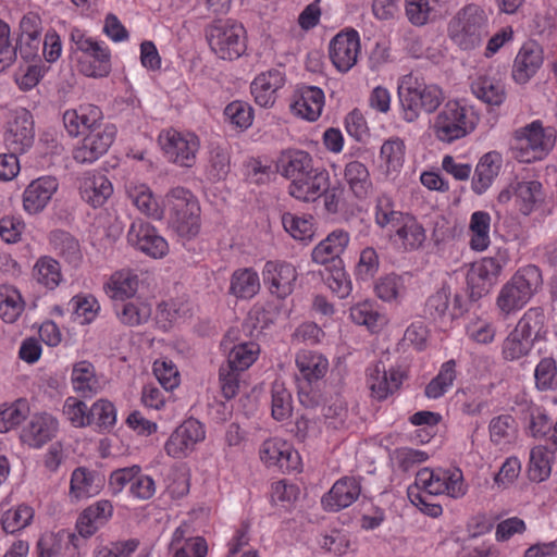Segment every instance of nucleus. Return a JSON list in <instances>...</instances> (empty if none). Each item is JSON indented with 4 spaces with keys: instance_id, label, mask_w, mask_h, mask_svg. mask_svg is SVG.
I'll list each match as a JSON object with an SVG mask.
<instances>
[{
    "instance_id": "obj_1",
    "label": "nucleus",
    "mask_w": 557,
    "mask_h": 557,
    "mask_svg": "<svg viewBox=\"0 0 557 557\" xmlns=\"http://www.w3.org/2000/svg\"><path fill=\"white\" fill-rule=\"evenodd\" d=\"M398 95L403 109V119L416 122L421 112L431 114L444 101L442 88L435 84H428L423 77L413 73L403 76L398 86Z\"/></svg>"
},
{
    "instance_id": "obj_2",
    "label": "nucleus",
    "mask_w": 557,
    "mask_h": 557,
    "mask_svg": "<svg viewBox=\"0 0 557 557\" xmlns=\"http://www.w3.org/2000/svg\"><path fill=\"white\" fill-rule=\"evenodd\" d=\"M543 277L539 267L528 264L520 268L500 288L496 307L504 318L522 309L542 288Z\"/></svg>"
},
{
    "instance_id": "obj_3",
    "label": "nucleus",
    "mask_w": 557,
    "mask_h": 557,
    "mask_svg": "<svg viewBox=\"0 0 557 557\" xmlns=\"http://www.w3.org/2000/svg\"><path fill=\"white\" fill-rule=\"evenodd\" d=\"M488 33V15L476 4H469L461 9L448 27L449 38L462 50L480 47Z\"/></svg>"
},
{
    "instance_id": "obj_4",
    "label": "nucleus",
    "mask_w": 557,
    "mask_h": 557,
    "mask_svg": "<svg viewBox=\"0 0 557 557\" xmlns=\"http://www.w3.org/2000/svg\"><path fill=\"white\" fill-rule=\"evenodd\" d=\"M557 134L553 127H544L535 120L512 134L511 148L521 162L543 160L555 147Z\"/></svg>"
},
{
    "instance_id": "obj_5",
    "label": "nucleus",
    "mask_w": 557,
    "mask_h": 557,
    "mask_svg": "<svg viewBox=\"0 0 557 557\" xmlns=\"http://www.w3.org/2000/svg\"><path fill=\"white\" fill-rule=\"evenodd\" d=\"M478 122L479 116L472 108L450 100L434 117L432 128L440 141L450 144L470 134Z\"/></svg>"
},
{
    "instance_id": "obj_6",
    "label": "nucleus",
    "mask_w": 557,
    "mask_h": 557,
    "mask_svg": "<svg viewBox=\"0 0 557 557\" xmlns=\"http://www.w3.org/2000/svg\"><path fill=\"white\" fill-rule=\"evenodd\" d=\"M169 223L181 236L191 237L199 231L200 208L196 197L184 187L172 188L165 197Z\"/></svg>"
},
{
    "instance_id": "obj_7",
    "label": "nucleus",
    "mask_w": 557,
    "mask_h": 557,
    "mask_svg": "<svg viewBox=\"0 0 557 557\" xmlns=\"http://www.w3.org/2000/svg\"><path fill=\"white\" fill-rule=\"evenodd\" d=\"M75 50L83 53L78 59L81 73L88 77H104L111 72V53L109 48L87 36L78 28L70 34Z\"/></svg>"
},
{
    "instance_id": "obj_8",
    "label": "nucleus",
    "mask_w": 557,
    "mask_h": 557,
    "mask_svg": "<svg viewBox=\"0 0 557 557\" xmlns=\"http://www.w3.org/2000/svg\"><path fill=\"white\" fill-rule=\"evenodd\" d=\"M211 50L223 60H236L246 51L245 29L231 21H218L206 28Z\"/></svg>"
},
{
    "instance_id": "obj_9",
    "label": "nucleus",
    "mask_w": 557,
    "mask_h": 557,
    "mask_svg": "<svg viewBox=\"0 0 557 557\" xmlns=\"http://www.w3.org/2000/svg\"><path fill=\"white\" fill-rule=\"evenodd\" d=\"M116 127L113 124L96 126L85 134L83 140L73 149V159L81 164H90L106 154L113 144Z\"/></svg>"
},
{
    "instance_id": "obj_10",
    "label": "nucleus",
    "mask_w": 557,
    "mask_h": 557,
    "mask_svg": "<svg viewBox=\"0 0 557 557\" xmlns=\"http://www.w3.org/2000/svg\"><path fill=\"white\" fill-rule=\"evenodd\" d=\"M159 141L169 161L186 168L195 164L199 149V139L195 134L171 129L161 135Z\"/></svg>"
},
{
    "instance_id": "obj_11",
    "label": "nucleus",
    "mask_w": 557,
    "mask_h": 557,
    "mask_svg": "<svg viewBox=\"0 0 557 557\" xmlns=\"http://www.w3.org/2000/svg\"><path fill=\"white\" fill-rule=\"evenodd\" d=\"M3 140L9 151L25 153L33 147L35 127L28 110L21 108L13 112L7 123Z\"/></svg>"
},
{
    "instance_id": "obj_12",
    "label": "nucleus",
    "mask_w": 557,
    "mask_h": 557,
    "mask_svg": "<svg viewBox=\"0 0 557 557\" xmlns=\"http://www.w3.org/2000/svg\"><path fill=\"white\" fill-rule=\"evenodd\" d=\"M359 52L360 38L355 29L338 33L330 42L331 61L342 73L348 72L357 63Z\"/></svg>"
},
{
    "instance_id": "obj_13",
    "label": "nucleus",
    "mask_w": 557,
    "mask_h": 557,
    "mask_svg": "<svg viewBox=\"0 0 557 557\" xmlns=\"http://www.w3.org/2000/svg\"><path fill=\"white\" fill-rule=\"evenodd\" d=\"M127 242L152 258H162L169 249L166 240L158 234L152 225L143 220L132 223L127 233Z\"/></svg>"
},
{
    "instance_id": "obj_14",
    "label": "nucleus",
    "mask_w": 557,
    "mask_h": 557,
    "mask_svg": "<svg viewBox=\"0 0 557 557\" xmlns=\"http://www.w3.org/2000/svg\"><path fill=\"white\" fill-rule=\"evenodd\" d=\"M205 428L198 420L187 419L171 434L164 449L173 458H183L198 442L205 440Z\"/></svg>"
},
{
    "instance_id": "obj_15",
    "label": "nucleus",
    "mask_w": 557,
    "mask_h": 557,
    "mask_svg": "<svg viewBox=\"0 0 557 557\" xmlns=\"http://www.w3.org/2000/svg\"><path fill=\"white\" fill-rule=\"evenodd\" d=\"M263 282L270 293L284 299L294 290L297 280L295 267L287 262L268 261L263 268Z\"/></svg>"
},
{
    "instance_id": "obj_16",
    "label": "nucleus",
    "mask_w": 557,
    "mask_h": 557,
    "mask_svg": "<svg viewBox=\"0 0 557 557\" xmlns=\"http://www.w3.org/2000/svg\"><path fill=\"white\" fill-rule=\"evenodd\" d=\"M329 185V173L325 170L314 168L301 177L290 182L288 193L297 200L313 202L326 191Z\"/></svg>"
},
{
    "instance_id": "obj_17",
    "label": "nucleus",
    "mask_w": 557,
    "mask_h": 557,
    "mask_svg": "<svg viewBox=\"0 0 557 557\" xmlns=\"http://www.w3.org/2000/svg\"><path fill=\"white\" fill-rule=\"evenodd\" d=\"M59 183L53 176H41L30 182L23 193V207L29 214L42 211L58 190Z\"/></svg>"
},
{
    "instance_id": "obj_18",
    "label": "nucleus",
    "mask_w": 557,
    "mask_h": 557,
    "mask_svg": "<svg viewBox=\"0 0 557 557\" xmlns=\"http://www.w3.org/2000/svg\"><path fill=\"white\" fill-rule=\"evenodd\" d=\"M404 373L399 369L386 370L384 364L379 362L369 370L368 385L371 395L376 400H384L400 387Z\"/></svg>"
},
{
    "instance_id": "obj_19",
    "label": "nucleus",
    "mask_w": 557,
    "mask_h": 557,
    "mask_svg": "<svg viewBox=\"0 0 557 557\" xmlns=\"http://www.w3.org/2000/svg\"><path fill=\"white\" fill-rule=\"evenodd\" d=\"M349 235L344 231H334L321 240L312 250L311 257L315 263L325 268L344 264L341 256L347 248Z\"/></svg>"
},
{
    "instance_id": "obj_20",
    "label": "nucleus",
    "mask_w": 557,
    "mask_h": 557,
    "mask_svg": "<svg viewBox=\"0 0 557 557\" xmlns=\"http://www.w3.org/2000/svg\"><path fill=\"white\" fill-rule=\"evenodd\" d=\"M82 199L94 208L102 207L113 194L110 180L100 172H86L79 180Z\"/></svg>"
},
{
    "instance_id": "obj_21",
    "label": "nucleus",
    "mask_w": 557,
    "mask_h": 557,
    "mask_svg": "<svg viewBox=\"0 0 557 557\" xmlns=\"http://www.w3.org/2000/svg\"><path fill=\"white\" fill-rule=\"evenodd\" d=\"M262 461L277 466L284 471L296 470L299 465V455L292 445L278 438H271L263 442L260 448Z\"/></svg>"
},
{
    "instance_id": "obj_22",
    "label": "nucleus",
    "mask_w": 557,
    "mask_h": 557,
    "mask_svg": "<svg viewBox=\"0 0 557 557\" xmlns=\"http://www.w3.org/2000/svg\"><path fill=\"white\" fill-rule=\"evenodd\" d=\"M360 493L359 480L345 476L336 481L330 492L322 497V504L330 511H338L355 503Z\"/></svg>"
},
{
    "instance_id": "obj_23",
    "label": "nucleus",
    "mask_w": 557,
    "mask_h": 557,
    "mask_svg": "<svg viewBox=\"0 0 557 557\" xmlns=\"http://www.w3.org/2000/svg\"><path fill=\"white\" fill-rule=\"evenodd\" d=\"M58 421L49 413H37L23 429L21 438L30 447L39 448L55 435Z\"/></svg>"
},
{
    "instance_id": "obj_24",
    "label": "nucleus",
    "mask_w": 557,
    "mask_h": 557,
    "mask_svg": "<svg viewBox=\"0 0 557 557\" xmlns=\"http://www.w3.org/2000/svg\"><path fill=\"white\" fill-rule=\"evenodd\" d=\"M285 84V77L280 70H269L259 74L251 83V94L255 101L262 108H270L275 103L276 91Z\"/></svg>"
},
{
    "instance_id": "obj_25",
    "label": "nucleus",
    "mask_w": 557,
    "mask_h": 557,
    "mask_svg": "<svg viewBox=\"0 0 557 557\" xmlns=\"http://www.w3.org/2000/svg\"><path fill=\"white\" fill-rule=\"evenodd\" d=\"M103 476L86 467L74 469L70 481L69 496L73 500L92 497L101 491Z\"/></svg>"
},
{
    "instance_id": "obj_26",
    "label": "nucleus",
    "mask_w": 557,
    "mask_h": 557,
    "mask_svg": "<svg viewBox=\"0 0 557 557\" xmlns=\"http://www.w3.org/2000/svg\"><path fill=\"white\" fill-rule=\"evenodd\" d=\"M125 193L141 213L154 220L163 219L164 209L160 207L149 186L137 181H128L125 184Z\"/></svg>"
},
{
    "instance_id": "obj_27",
    "label": "nucleus",
    "mask_w": 557,
    "mask_h": 557,
    "mask_svg": "<svg viewBox=\"0 0 557 557\" xmlns=\"http://www.w3.org/2000/svg\"><path fill=\"white\" fill-rule=\"evenodd\" d=\"M542 63V49L533 42L523 45L513 62L512 78L519 84L527 83L537 72Z\"/></svg>"
},
{
    "instance_id": "obj_28",
    "label": "nucleus",
    "mask_w": 557,
    "mask_h": 557,
    "mask_svg": "<svg viewBox=\"0 0 557 557\" xmlns=\"http://www.w3.org/2000/svg\"><path fill=\"white\" fill-rule=\"evenodd\" d=\"M391 239L399 244L405 251H413L422 247L426 239L425 230L411 215L407 214L394 228Z\"/></svg>"
},
{
    "instance_id": "obj_29",
    "label": "nucleus",
    "mask_w": 557,
    "mask_h": 557,
    "mask_svg": "<svg viewBox=\"0 0 557 557\" xmlns=\"http://www.w3.org/2000/svg\"><path fill=\"white\" fill-rule=\"evenodd\" d=\"M188 525L178 527L172 536L170 548L174 552L172 557H206L208 545L201 536H186Z\"/></svg>"
},
{
    "instance_id": "obj_30",
    "label": "nucleus",
    "mask_w": 557,
    "mask_h": 557,
    "mask_svg": "<svg viewBox=\"0 0 557 557\" xmlns=\"http://www.w3.org/2000/svg\"><path fill=\"white\" fill-rule=\"evenodd\" d=\"M324 107V92L315 86H306L300 89L299 96L293 102V111L308 120L315 121L322 113Z\"/></svg>"
},
{
    "instance_id": "obj_31",
    "label": "nucleus",
    "mask_w": 557,
    "mask_h": 557,
    "mask_svg": "<svg viewBox=\"0 0 557 557\" xmlns=\"http://www.w3.org/2000/svg\"><path fill=\"white\" fill-rule=\"evenodd\" d=\"M474 96L490 106H500L506 99L505 86L496 74L486 73L479 76L472 84Z\"/></svg>"
},
{
    "instance_id": "obj_32",
    "label": "nucleus",
    "mask_w": 557,
    "mask_h": 557,
    "mask_svg": "<svg viewBox=\"0 0 557 557\" xmlns=\"http://www.w3.org/2000/svg\"><path fill=\"white\" fill-rule=\"evenodd\" d=\"M517 333L530 338L533 343L543 341L547 334V318L542 307H531L517 322Z\"/></svg>"
},
{
    "instance_id": "obj_33",
    "label": "nucleus",
    "mask_w": 557,
    "mask_h": 557,
    "mask_svg": "<svg viewBox=\"0 0 557 557\" xmlns=\"http://www.w3.org/2000/svg\"><path fill=\"white\" fill-rule=\"evenodd\" d=\"M513 191L518 209L523 215H530L545 199L543 185L539 181L516 182Z\"/></svg>"
},
{
    "instance_id": "obj_34",
    "label": "nucleus",
    "mask_w": 557,
    "mask_h": 557,
    "mask_svg": "<svg viewBox=\"0 0 557 557\" xmlns=\"http://www.w3.org/2000/svg\"><path fill=\"white\" fill-rule=\"evenodd\" d=\"M50 244L53 251L72 268H78L83 253L78 240L70 233L55 230L50 233Z\"/></svg>"
},
{
    "instance_id": "obj_35",
    "label": "nucleus",
    "mask_w": 557,
    "mask_h": 557,
    "mask_svg": "<svg viewBox=\"0 0 557 557\" xmlns=\"http://www.w3.org/2000/svg\"><path fill=\"white\" fill-rule=\"evenodd\" d=\"M344 180L358 199L368 198L373 190L370 172L360 161L354 160L345 165Z\"/></svg>"
},
{
    "instance_id": "obj_36",
    "label": "nucleus",
    "mask_w": 557,
    "mask_h": 557,
    "mask_svg": "<svg viewBox=\"0 0 557 557\" xmlns=\"http://www.w3.org/2000/svg\"><path fill=\"white\" fill-rule=\"evenodd\" d=\"M295 361L300 375L310 384L322 379L329 369L327 359L312 350H300Z\"/></svg>"
},
{
    "instance_id": "obj_37",
    "label": "nucleus",
    "mask_w": 557,
    "mask_h": 557,
    "mask_svg": "<svg viewBox=\"0 0 557 557\" xmlns=\"http://www.w3.org/2000/svg\"><path fill=\"white\" fill-rule=\"evenodd\" d=\"M498 160L495 152H488L480 159L472 178V190L476 195H482L492 185L499 171Z\"/></svg>"
},
{
    "instance_id": "obj_38",
    "label": "nucleus",
    "mask_w": 557,
    "mask_h": 557,
    "mask_svg": "<svg viewBox=\"0 0 557 557\" xmlns=\"http://www.w3.org/2000/svg\"><path fill=\"white\" fill-rule=\"evenodd\" d=\"M278 171L283 176L294 182L314 169L311 156L301 150L284 154L278 162Z\"/></svg>"
},
{
    "instance_id": "obj_39",
    "label": "nucleus",
    "mask_w": 557,
    "mask_h": 557,
    "mask_svg": "<svg viewBox=\"0 0 557 557\" xmlns=\"http://www.w3.org/2000/svg\"><path fill=\"white\" fill-rule=\"evenodd\" d=\"M138 289V276L131 270L113 273L107 284V294L114 300L132 298Z\"/></svg>"
},
{
    "instance_id": "obj_40",
    "label": "nucleus",
    "mask_w": 557,
    "mask_h": 557,
    "mask_svg": "<svg viewBox=\"0 0 557 557\" xmlns=\"http://www.w3.org/2000/svg\"><path fill=\"white\" fill-rule=\"evenodd\" d=\"M71 381L74 391L82 397H91L97 393L98 380L95 367L89 361L83 360L73 366Z\"/></svg>"
},
{
    "instance_id": "obj_41",
    "label": "nucleus",
    "mask_w": 557,
    "mask_h": 557,
    "mask_svg": "<svg viewBox=\"0 0 557 557\" xmlns=\"http://www.w3.org/2000/svg\"><path fill=\"white\" fill-rule=\"evenodd\" d=\"M260 289V281L252 269L236 270L231 278L230 293L237 298H251Z\"/></svg>"
},
{
    "instance_id": "obj_42",
    "label": "nucleus",
    "mask_w": 557,
    "mask_h": 557,
    "mask_svg": "<svg viewBox=\"0 0 557 557\" xmlns=\"http://www.w3.org/2000/svg\"><path fill=\"white\" fill-rule=\"evenodd\" d=\"M120 322L127 326H138L151 317L150 305L143 301L121 302L114 306Z\"/></svg>"
},
{
    "instance_id": "obj_43",
    "label": "nucleus",
    "mask_w": 557,
    "mask_h": 557,
    "mask_svg": "<svg viewBox=\"0 0 557 557\" xmlns=\"http://www.w3.org/2000/svg\"><path fill=\"white\" fill-rule=\"evenodd\" d=\"M24 308L25 302L16 288L11 285H0V317L4 322H15Z\"/></svg>"
},
{
    "instance_id": "obj_44",
    "label": "nucleus",
    "mask_w": 557,
    "mask_h": 557,
    "mask_svg": "<svg viewBox=\"0 0 557 557\" xmlns=\"http://www.w3.org/2000/svg\"><path fill=\"white\" fill-rule=\"evenodd\" d=\"M33 276L37 283L53 290L62 281L60 263L51 257H40L34 265Z\"/></svg>"
},
{
    "instance_id": "obj_45",
    "label": "nucleus",
    "mask_w": 557,
    "mask_h": 557,
    "mask_svg": "<svg viewBox=\"0 0 557 557\" xmlns=\"http://www.w3.org/2000/svg\"><path fill=\"white\" fill-rule=\"evenodd\" d=\"M491 215L485 211H475L471 214L469 230L471 232L470 247L475 251H483L490 245Z\"/></svg>"
},
{
    "instance_id": "obj_46",
    "label": "nucleus",
    "mask_w": 557,
    "mask_h": 557,
    "mask_svg": "<svg viewBox=\"0 0 557 557\" xmlns=\"http://www.w3.org/2000/svg\"><path fill=\"white\" fill-rule=\"evenodd\" d=\"M552 460L553 451L546 446L539 445L533 447L530 453L529 479L537 483L545 481L552 471Z\"/></svg>"
},
{
    "instance_id": "obj_47",
    "label": "nucleus",
    "mask_w": 557,
    "mask_h": 557,
    "mask_svg": "<svg viewBox=\"0 0 557 557\" xmlns=\"http://www.w3.org/2000/svg\"><path fill=\"white\" fill-rule=\"evenodd\" d=\"M231 170V157L225 147L211 145L209 150L207 177L209 181L225 180Z\"/></svg>"
},
{
    "instance_id": "obj_48",
    "label": "nucleus",
    "mask_w": 557,
    "mask_h": 557,
    "mask_svg": "<svg viewBox=\"0 0 557 557\" xmlns=\"http://www.w3.org/2000/svg\"><path fill=\"white\" fill-rule=\"evenodd\" d=\"M534 344L530 338L512 330L503 341L502 357L506 361H518L530 355Z\"/></svg>"
},
{
    "instance_id": "obj_49",
    "label": "nucleus",
    "mask_w": 557,
    "mask_h": 557,
    "mask_svg": "<svg viewBox=\"0 0 557 557\" xmlns=\"http://www.w3.org/2000/svg\"><path fill=\"white\" fill-rule=\"evenodd\" d=\"M260 348L257 343L243 342L236 344L230 348L225 364L244 372L257 360Z\"/></svg>"
},
{
    "instance_id": "obj_50",
    "label": "nucleus",
    "mask_w": 557,
    "mask_h": 557,
    "mask_svg": "<svg viewBox=\"0 0 557 557\" xmlns=\"http://www.w3.org/2000/svg\"><path fill=\"white\" fill-rule=\"evenodd\" d=\"M455 367L454 360L443 363L438 374L425 386L424 394L428 398L437 399L448 391L456 379Z\"/></svg>"
},
{
    "instance_id": "obj_51",
    "label": "nucleus",
    "mask_w": 557,
    "mask_h": 557,
    "mask_svg": "<svg viewBox=\"0 0 557 557\" xmlns=\"http://www.w3.org/2000/svg\"><path fill=\"white\" fill-rule=\"evenodd\" d=\"M29 406L25 399H17L10 405L0 406V433H5L20 425L28 416Z\"/></svg>"
},
{
    "instance_id": "obj_52",
    "label": "nucleus",
    "mask_w": 557,
    "mask_h": 557,
    "mask_svg": "<svg viewBox=\"0 0 557 557\" xmlns=\"http://www.w3.org/2000/svg\"><path fill=\"white\" fill-rule=\"evenodd\" d=\"M34 518L32 507L22 504L7 510L1 518V525L5 533L14 534L30 524Z\"/></svg>"
},
{
    "instance_id": "obj_53",
    "label": "nucleus",
    "mask_w": 557,
    "mask_h": 557,
    "mask_svg": "<svg viewBox=\"0 0 557 557\" xmlns=\"http://www.w3.org/2000/svg\"><path fill=\"white\" fill-rule=\"evenodd\" d=\"M407 214L395 210L394 202L386 195L379 196L375 205V223L381 227L393 230Z\"/></svg>"
},
{
    "instance_id": "obj_54",
    "label": "nucleus",
    "mask_w": 557,
    "mask_h": 557,
    "mask_svg": "<svg viewBox=\"0 0 557 557\" xmlns=\"http://www.w3.org/2000/svg\"><path fill=\"white\" fill-rule=\"evenodd\" d=\"M329 288L338 298H346L351 292V281L347 275L344 264L325 268L322 273Z\"/></svg>"
},
{
    "instance_id": "obj_55",
    "label": "nucleus",
    "mask_w": 557,
    "mask_h": 557,
    "mask_svg": "<svg viewBox=\"0 0 557 557\" xmlns=\"http://www.w3.org/2000/svg\"><path fill=\"white\" fill-rule=\"evenodd\" d=\"M445 475L446 470L421 469L416 475V486L422 488L429 495L445 494V488H447Z\"/></svg>"
},
{
    "instance_id": "obj_56",
    "label": "nucleus",
    "mask_w": 557,
    "mask_h": 557,
    "mask_svg": "<svg viewBox=\"0 0 557 557\" xmlns=\"http://www.w3.org/2000/svg\"><path fill=\"white\" fill-rule=\"evenodd\" d=\"M67 307L74 315L82 318V324L91 323L100 310L98 300L91 295H76L70 300Z\"/></svg>"
},
{
    "instance_id": "obj_57",
    "label": "nucleus",
    "mask_w": 557,
    "mask_h": 557,
    "mask_svg": "<svg viewBox=\"0 0 557 557\" xmlns=\"http://www.w3.org/2000/svg\"><path fill=\"white\" fill-rule=\"evenodd\" d=\"M490 437L494 444H503L513 437L517 424L516 420L510 414H500L494 417L488 424Z\"/></svg>"
},
{
    "instance_id": "obj_58",
    "label": "nucleus",
    "mask_w": 557,
    "mask_h": 557,
    "mask_svg": "<svg viewBox=\"0 0 557 557\" xmlns=\"http://www.w3.org/2000/svg\"><path fill=\"white\" fill-rule=\"evenodd\" d=\"M535 386L539 391L557 388V364L550 357L543 358L534 370Z\"/></svg>"
},
{
    "instance_id": "obj_59",
    "label": "nucleus",
    "mask_w": 557,
    "mask_h": 557,
    "mask_svg": "<svg viewBox=\"0 0 557 557\" xmlns=\"http://www.w3.org/2000/svg\"><path fill=\"white\" fill-rule=\"evenodd\" d=\"M90 425L109 430L116 422V409L114 405L107 399H98L89 408Z\"/></svg>"
},
{
    "instance_id": "obj_60",
    "label": "nucleus",
    "mask_w": 557,
    "mask_h": 557,
    "mask_svg": "<svg viewBox=\"0 0 557 557\" xmlns=\"http://www.w3.org/2000/svg\"><path fill=\"white\" fill-rule=\"evenodd\" d=\"M272 417L283 421L292 414V395L282 382L275 381L272 385Z\"/></svg>"
},
{
    "instance_id": "obj_61",
    "label": "nucleus",
    "mask_w": 557,
    "mask_h": 557,
    "mask_svg": "<svg viewBox=\"0 0 557 557\" xmlns=\"http://www.w3.org/2000/svg\"><path fill=\"white\" fill-rule=\"evenodd\" d=\"M405 157V145L399 138L386 140L380 151V158L386 166L387 172L398 171Z\"/></svg>"
},
{
    "instance_id": "obj_62",
    "label": "nucleus",
    "mask_w": 557,
    "mask_h": 557,
    "mask_svg": "<svg viewBox=\"0 0 557 557\" xmlns=\"http://www.w3.org/2000/svg\"><path fill=\"white\" fill-rule=\"evenodd\" d=\"M225 119L235 127L246 129L252 124L253 110L244 101H233L224 109Z\"/></svg>"
},
{
    "instance_id": "obj_63",
    "label": "nucleus",
    "mask_w": 557,
    "mask_h": 557,
    "mask_svg": "<svg viewBox=\"0 0 557 557\" xmlns=\"http://www.w3.org/2000/svg\"><path fill=\"white\" fill-rule=\"evenodd\" d=\"M450 288L443 285L438 290L432 294L425 301V313L432 319H442L449 314Z\"/></svg>"
},
{
    "instance_id": "obj_64",
    "label": "nucleus",
    "mask_w": 557,
    "mask_h": 557,
    "mask_svg": "<svg viewBox=\"0 0 557 557\" xmlns=\"http://www.w3.org/2000/svg\"><path fill=\"white\" fill-rule=\"evenodd\" d=\"M282 224L285 231L297 240L311 239L313 235L310 220L286 212L282 215Z\"/></svg>"
}]
</instances>
